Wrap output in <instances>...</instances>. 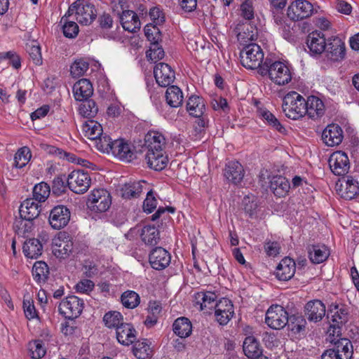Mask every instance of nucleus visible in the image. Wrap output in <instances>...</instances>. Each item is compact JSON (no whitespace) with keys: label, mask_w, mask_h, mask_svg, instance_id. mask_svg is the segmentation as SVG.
<instances>
[{"label":"nucleus","mask_w":359,"mask_h":359,"mask_svg":"<svg viewBox=\"0 0 359 359\" xmlns=\"http://www.w3.org/2000/svg\"><path fill=\"white\" fill-rule=\"evenodd\" d=\"M149 16L152 22H165V13L161 6H155L149 9Z\"/></svg>","instance_id":"63"},{"label":"nucleus","mask_w":359,"mask_h":359,"mask_svg":"<svg viewBox=\"0 0 359 359\" xmlns=\"http://www.w3.org/2000/svg\"><path fill=\"white\" fill-rule=\"evenodd\" d=\"M328 57L332 61H341L345 57V44L338 37L334 38L327 45Z\"/></svg>","instance_id":"30"},{"label":"nucleus","mask_w":359,"mask_h":359,"mask_svg":"<svg viewBox=\"0 0 359 359\" xmlns=\"http://www.w3.org/2000/svg\"><path fill=\"white\" fill-rule=\"evenodd\" d=\"M50 189L49 185L46 182H41L34 186L33 189V201L39 203L44 202L50 195Z\"/></svg>","instance_id":"53"},{"label":"nucleus","mask_w":359,"mask_h":359,"mask_svg":"<svg viewBox=\"0 0 359 359\" xmlns=\"http://www.w3.org/2000/svg\"><path fill=\"white\" fill-rule=\"evenodd\" d=\"M49 269L48 266L44 262H36L32 268V274L34 280L41 283L44 282L48 276Z\"/></svg>","instance_id":"51"},{"label":"nucleus","mask_w":359,"mask_h":359,"mask_svg":"<svg viewBox=\"0 0 359 359\" xmlns=\"http://www.w3.org/2000/svg\"><path fill=\"white\" fill-rule=\"evenodd\" d=\"M340 336L339 330L335 332H330L327 340L333 345L331 349L334 350L336 353L344 359H351L353 353L352 343L348 339Z\"/></svg>","instance_id":"9"},{"label":"nucleus","mask_w":359,"mask_h":359,"mask_svg":"<svg viewBox=\"0 0 359 359\" xmlns=\"http://www.w3.org/2000/svg\"><path fill=\"white\" fill-rule=\"evenodd\" d=\"M81 102L79 109V114L87 118H94L98 112V107L95 102L89 98Z\"/></svg>","instance_id":"48"},{"label":"nucleus","mask_w":359,"mask_h":359,"mask_svg":"<svg viewBox=\"0 0 359 359\" xmlns=\"http://www.w3.org/2000/svg\"><path fill=\"white\" fill-rule=\"evenodd\" d=\"M29 351L32 354V358L34 359H39L43 357L46 352L43 344L41 340H36L29 343Z\"/></svg>","instance_id":"62"},{"label":"nucleus","mask_w":359,"mask_h":359,"mask_svg":"<svg viewBox=\"0 0 359 359\" xmlns=\"http://www.w3.org/2000/svg\"><path fill=\"white\" fill-rule=\"evenodd\" d=\"M288 322V313L281 306H271L266 313L265 323L273 330L285 327Z\"/></svg>","instance_id":"8"},{"label":"nucleus","mask_w":359,"mask_h":359,"mask_svg":"<svg viewBox=\"0 0 359 359\" xmlns=\"http://www.w3.org/2000/svg\"><path fill=\"white\" fill-rule=\"evenodd\" d=\"M111 154L121 161L130 162L135 158V147L123 139L114 140Z\"/></svg>","instance_id":"15"},{"label":"nucleus","mask_w":359,"mask_h":359,"mask_svg":"<svg viewBox=\"0 0 359 359\" xmlns=\"http://www.w3.org/2000/svg\"><path fill=\"white\" fill-rule=\"evenodd\" d=\"M101 29L109 38H116L122 32L135 34L140 31L141 24H100Z\"/></svg>","instance_id":"17"},{"label":"nucleus","mask_w":359,"mask_h":359,"mask_svg":"<svg viewBox=\"0 0 359 359\" xmlns=\"http://www.w3.org/2000/svg\"><path fill=\"white\" fill-rule=\"evenodd\" d=\"M279 31L283 38L295 42L309 31V24H280Z\"/></svg>","instance_id":"12"},{"label":"nucleus","mask_w":359,"mask_h":359,"mask_svg":"<svg viewBox=\"0 0 359 359\" xmlns=\"http://www.w3.org/2000/svg\"><path fill=\"white\" fill-rule=\"evenodd\" d=\"M186 109L192 116H203L205 109L203 99L199 96L191 95L187 102Z\"/></svg>","instance_id":"36"},{"label":"nucleus","mask_w":359,"mask_h":359,"mask_svg":"<svg viewBox=\"0 0 359 359\" xmlns=\"http://www.w3.org/2000/svg\"><path fill=\"white\" fill-rule=\"evenodd\" d=\"M145 160L148 167L156 171L163 170L168 165V158L163 151L147 153Z\"/></svg>","instance_id":"29"},{"label":"nucleus","mask_w":359,"mask_h":359,"mask_svg":"<svg viewBox=\"0 0 359 359\" xmlns=\"http://www.w3.org/2000/svg\"><path fill=\"white\" fill-rule=\"evenodd\" d=\"M83 307L84 302L83 299L76 296H69L60 303L58 311L65 318L74 319L81 315Z\"/></svg>","instance_id":"7"},{"label":"nucleus","mask_w":359,"mask_h":359,"mask_svg":"<svg viewBox=\"0 0 359 359\" xmlns=\"http://www.w3.org/2000/svg\"><path fill=\"white\" fill-rule=\"evenodd\" d=\"M343 140V132L337 124L328 125L323 131L322 140L328 147L339 144Z\"/></svg>","instance_id":"21"},{"label":"nucleus","mask_w":359,"mask_h":359,"mask_svg":"<svg viewBox=\"0 0 359 359\" xmlns=\"http://www.w3.org/2000/svg\"><path fill=\"white\" fill-rule=\"evenodd\" d=\"M241 63L250 69H260L264 63V52L257 43L246 45L240 53Z\"/></svg>","instance_id":"4"},{"label":"nucleus","mask_w":359,"mask_h":359,"mask_svg":"<svg viewBox=\"0 0 359 359\" xmlns=\"http://www.w3.org/2000/svg\"><path fill=\"white\" fill-rule=\"evenodd\" d=\"M198 299H201V310H204L205 309H215V304L217 302H216L217 294L215 292L207 291V292H201L197 294Z\"/></svg>","instance_id":"49"},{"label":"nucleus","mask_w":359,"mask_h":359,"mask_svg":"<svg viewBox=\"0 0 359 359\" xmlns=\"http://www.w3.org/2000/svg\"><path fill=\"white\" fill-rule=\"evenodd\" d=\"M70 217V210L66 206L57 205L50 210L48 222L53 229L60 230L68 224Z\"/></svg>","instance_id":"11"},{"label":"nucleus","mask_w":359,"mask_h":359,"mask_svg":"<svg viewBox=\"0 0 359 359\" xmlns=\"http://www.w3.org/2000/svg\"><path fill=\"white\" fill-rule=\"evenodd\" d=\"M166 102L171 107H178L183 102V93L182 90L177 86H169L165 92Z\"/></svg>","instance_id":"42"},{"label":"nucleus","mask_w":359,"mask_h":359,"mask_svg":"<svg viewBox=\"0 0 359 359\" xmlns=\"http://www.w3.org/2000/svg\"><path fill=\"white\" fill-rule=\"evenodd\" d=\"M262 76L268 75L270 79L278 86H284L292 79V73L288 66L280 61L273 62L266 58L262 67L258 69Z\"/></svg>","instance_id":"2"},{"label":"nucleus","mask_w":359,"mask_h":359,"mask_svg":"<svg viewBox=\"0 0 359 359\" xmlns=\"http://www.w3.org/2000/svg\"><path fill=\"white\" fill-rule=\"evenodd\" d=\"M310 260L315 264L325 261L330 255V250L325 245H312L308 247Z\"/></svg>","instance_id":"35"},{"label":"nucleus","mask_w":359,"mask_h":359,"mask_svg":"<svg viewBox=\"0 0 359 359\" xmlns=\"http://www.w3.org/2000/svg\"><path fill=\"white\" fill-rule=\"evenodd\" d=\"M328 163L332 172L335 175L344 176L348 172L349 159L344 151H337L332 153L329 158Z\"/></svg>","instance_id":"13"},{"label":"nucleus","mask_w":359,"mask_h":359,"mask_svg":"<svg viewBox=\"0 0 359 359\" xmlns=\"http://www.w3.org/2000/svg\"><path fill=\"white\" fill-rule=\"evenodd\" d=\"M244 168L238 161H231L226 164L224 176L229 182L236 185L240 184L244 177Z\"/></svg>","instance_id":"19"},{"label":"nucleus","mask_w":359,"mask_h":359,"mask_svg":"<svg viewBox=\"0 0 359 359\" xmlns=\"http://www.w3.org/2000/svg\"><path fill=\"white\" fill-rule=\"evenodd\" d=\"M154 74L156 83L162 87L168 86L174 81L175 72L171 67L166 63L159 62L154 69Z\"/></svg>","instance_id":"16"},{"label":"nucleus","mask_w":359,"mask_h":359,"mask_svg":"<svg viewBox=\"0 0 359 359\" xmlns=\"http://www.w3.org/2000/svg\"><path fill=\"white\" fill-rule=\"evenodd\" d=\"M89 64L83 59L76 60L70 67V72L73 77H80L86 72Z\"/></svg>","instance_id":"59"},{"label":"nucleus","mask_w":359,"mask_h":359,"mask_svg":"<svg viewBox=\"0 0 359 359\" xmlns=\"http://www.w3.org/2000/svg\"><path fill=\"white\" fill-rule=\"evenodd\" d=\"M123 316L118 311H109L103 317L105 325L109 328H116L123 323Z\"/></svg>","instance_id":"55"},{"label":"nucleus","mask_w":359,"mask_h":359,"mask_svg":"<svg viewBox=\"0 0 359 359\" xmlns=\"http://www.w3.org/2000/svg\"><path fill=\"white\" fill-rule=\"evenodd\" d=\"M111 205V197L104 189H95L88 195L87 205L95 212H104Z\"/></svg>","instance_id":"5"},{"label":"nucleus","mask_w":359,"mask_h":359,"mask_svg":"<svg viewBox=\"0 0 359 359\" xmlns=\"http://www.w3.org/2000/svg\"><path fill=\"white\" fill-rule=\"evenodd\" d=\"M22 251L26 257L37 259L42 255L43 245L37 238H29L25 241Z\"/></svg>","instance_id":"34"},{"label":"nucleus","mask_w":359,"mask_h":359,"mask_svg":"<svg viewBox=\"0 0 359 359\" xmlns=\"http://www.w3.org/2000/svg\"><path fill=\"white\" fill-rule=\"evenodd\" d=\"M296 270V264L294 261L285 257L278 264L276 269V277L282 281L290 280L294 275Z\"/></svg>","instance_id":"20"},{"label":"nucleus","mask_w":359,"mask_h":359,"mask_svg":"<svg viewBox=\"0 0 359 359\" xmlns=\"http://www.w3.org/2000/svg\"><path fill=\"white\" fill-rule=\"evenodd\" d=\"M99 15L95 5L86 0H76L69 6L60 22H93Z\"/></svg>","instance_id":"1"},{"label":"nucleus","mask_w":359,"mask_h":359,"mask_svg":"<svg viewBox=\"0 0 359 359\" xmlns=\"http://www.w3.org/2000/svg\"><path fill=\"white\" fill-rule=\"evenodd\" d=\"M161 24H146L144 27V34L147 39L150 41V45L153 43H158L161 41V34L159 25Z\"/></svg>","instance_id":"56"},{"label":"nucleus","mask_w":359,"mask_h":359,"mask_svg":"<svg viewBox=\"0 0 359 359\" xmlns=\"http://www.w3.org/2000/svg\"><path fill=\"white\" fill-rule=\"evenodd\" d=\"M306 113L309 118L316 120L325 114V105L323 102L316 96H309L306 100Z\"/></svg>","instance_id":"26"},{"label":"nucleus","mask_w":359,"mask_h":359,"mask_svg":"<svg viewBox=\"0 0 359 359\" xmlns=\"http://www.w3.org/2000/svg\"><path fill=\"white\" fill-rule=\"evenodd\" d=\"M290 184L287 179L282 175L273 176L270 181V189L278 197H284L289 192Z\"/></svg>","instance_id":"32"},{"label":"nucleus","mask_w":359,"mask_h":359,"mask_svg":"<svg viewBox=\"0 0 359 359\" xmlns=\"http://www.w3.org/2000/svg\"><path fill=\"white\" fill-rule=\"evenodd\" d=\"M243 349L245 355L251 359H255L262 353V348L259 341L253 336L245 337Z\"/></svg>","instance_id":"33"},{"label":"nucleus","mask_w":359,"mask_h":359,"mask_svg":"<svg viewBox=\"0 0 359 359\" xmlns=\"http://www.w3.org/2000/svg\"><path fill=\"white\" fill-rule=\"evenodd\" d=\"M233 314V305L229 299L222 298L215 304V316L220 325H227Z\"/></svg>","instance_id":"14"},{"label":"nucleus","mask_w":359,"mask_h":359,"mask_svg":"<svg viewBox=\"0 0 359 359\" xmlns=\"http://www.w3.org/2000/svg\"><path fill=\"white\" fill-rule=\"evenodd\" d=\"M234 31L241 42L255 41L258 37V28L255 24H237Z\"/></svg>","instance_id":"25"},{"label":"nucleus","mask_w":359,"mask_h":359,"mask_svg":"<svg viewBox=\"0 0 359 359\" xmlns=\"http://www.w3.org/2000/svg\"><path fill=\"white\" fill-rule=\"evenodd\" d=\"M165 145L164 136L156 131H149L144 138V146L147 149V153L163 151Z\"/></svg>","instance_id":"23"},{"label":"nucleus","mask_w":359,"mask_h":359,"mask_svg":"<svg viewBox=\"0 0 359 359\" xmlns=\"http://www.w3.org/2000/svg\"><path fill=\"white\" fill-rule=\"evenodd\" d=\"M305 98L295 91L287 93L283 100V111L285 115L292 120H297L306 113Z\"/></svg>","instance_id":"3"},{"label":"nucleus","mask_w":359,"mask_h":359,"mask_svg":"<svg viewBox=\"0 0 359 359\" xmlns=\"http://www.w3.org/2000/svg\"><path fill=\"white\" fill-rule=\"evenodd\" d=\"M143 184H147L145 181L133 182L125 184L121 189L122 197L126 199L138 197L143 191Z\"/></svg>","instance_id":"40"},{"label":"nucleus","mask_w":359,"mask_h":359,"mask_svg":"<svg viewBox=\"0 0 359 359\" xmlns=\"http://www.w3.org/2000/svg\"><path fill=\"white\" fill-rule=\"evenodd\" d=\"M313 13V6L307 0H296L287 8V15L294 22L309 18Z\"/></svg>","instance_id":"10"},{"label":"nucleus","mask_w":359,"mask_h":359,"mask_svg":"<svg viewBox=\"0 0 359 359\" xmlns=\"http://www.w3.org/2000/svg\"><path fill=\"white\" fill-rule=\"evenodd\" d=\"M258 116L269 126L276 129L280 133H285L286 130L279 120L268 109H259L257 111Z\"/></svg>","instance_id":"43"},{"label":"nucleus","mask_w":359,"mask_h":359,"mask_svg":"<svg viewBox=\"0 0 359 359\" xmlns=\"http://www.w3.org/2000/svg\"><path fill=\"white\" fill-rule=\"evenodd\" d=\"M23 309L25 317L28 320L38 318V313L34 305V302L30 299L24 298L23 300Z\"/></svg>","instance_id":"64"},{"label":"nucleus","mask_w":359,"mask_h":359,"mask_svg":"<svg viewBox=\"0 0 359 359\" xmlns=\"http://www.w3.org/2000/svg\"><path fill=\"white\" fill-rule=\"evenodd\" d=\"M151 267L156 270H163L170 263V254L161 247L155 248L149 257Z\"/></svg>","instance_id":"18"},{"label":"nucleus","mask_w":359,"mask_h":359,"mask_svg":"<svg viewBox=\"0 0 359 359\" xmlns=\"http://www.w3.org/2000/svg\"><path fill=\"white\" fill-rule=\"evenodd\" d=\"M97 149L104 153L109 154L112 151L114 140L112 141L109 136L102 133V135L95 140Z\"/></svg>","instance_id":"57"},{"label":"nucleus","mask_w":359,"mask_h":359,"mask_svg":"<svg viewBox=\"0 0 359 359\" xmlns=\"http://www.w3.org/2000/svg\"><path fill=\"white\" fill-rule=\"evenodd\" d=\"M25 49L29 55V59L35 65L39 66L42 65L43 59L41 46L37 41L32 40L27 42L25 45Z\"/></svg>","instance_id":"46"},{"label":"nucleus","mask_w":359,"mask_h":359,"mask_svg":"<svg viewBox=\"0 0 359 359\" xmlns=\"http://www.w3.org/2000/svg\"><path fill=\"white\" fill-rule=\"evenodd\" d=\"M174 333L181 338H186L190 336L192 332L191 321L186 317L177 318L172 325Z\"/></svg>","instance_id":"37"},{"label":"nucleus","mask_w":359,"mask_h":359,"mask_svg":"<svg viewBox=\"0 0 359 359\" xmlns=\"http://www.w3.org/2000/svg\"><path fill=\"white\" fill-rule=\"evenodd\" d=\"M164 50L158 43H153L150 45L149 50L147 51L146 56L149 60L154 62L163 58Z\"/></svg>","instance_id":"58"},{"label":"nucleus","mask_w":359,"mask_h":359,"mask_svg":"<svg viewBox=\"0 0 359 359\" xmlns=\"http://www.w3.org/2000/svg\"><path fill=\"white\" fill-rule=\"evenodd\" d=\"M73 249V243L70 239L60 240L58 237L54 241L53 252L59 259H65L71 253Z\"/></svg>","instance_id":"39"},{"label":"nucleus","mask_w":359,"mask_h":359,"mask_svg":"<svg viewBox=\"0 0 359 359\" xmlns=\"http://www.w3.org/2000/svg\"><path fill=\"white\" fill-rule=\"evenodd\" d=\"M74 97L77 101H83L90 97L93 93L91 83L86 79H81L73 86Z\"/></svg>","instance_id":"28"},{"label":"nucleus","mask_w":359,"mask_h":359,"mask_svg":"<svg viewBox=\"0 0 359 359\" xmlns=\"http://www.w3.org/2000/svg\"><path fill=\"white\" fill-rule=\"evenodd\" d=\"M287 325L291 331L294 333H299L304 330L306 320L301 316H292L289 318V322Z\"/></svg>","instance_id":"60"},{"label":"nucleus","mask_w":359,"mask_h":359,"mask_svg":"<svg viewBox=\"0 0 359 359\" xmlns=\"http://www.w3.org/2000/svg\"><path fill=\"white\" fill-rule=\"evenodd\" d=\"M121 300L126 308L135 309L139 305L140 297L135 291L127 290L121 294Z\"/></svg>","instance_id":"52"},{"label":"nucleus","mask_w":359,"mask_h":359,"mask_svg":"<svg viewBox=\"0 0 359 359\" xmlns=\"http://www.w3.org/2000/svg\"><path fill=\"white\" fill-rule=\"evenodd\" d=\"M90 182L88 173L82 170H73L67 180L69 189L78 194L86 193L90 187Z\"/></svg>","instance_id":"6"},{"label":"nucleus","mask_w":359,"mask_h":359,"mask_svg":"<svg viewBox=\"0 0 359 359\" xmlns=\"http://www.w3.org/2000/svg\"><path fill=\"white\" fill-rule=\"evenodd\" d=\"M307 46L312 53H322L327 48L324 34L318 31L312 32L308 36Z\"/></svg>","instance_id":"27"},{"label":"nucleus","mask_w":359,"mask_h":359,"mask_svg":"<svg viewBox=\"0 0 359 359\" xmlns=\"http://www.w3.org/2000/svg\"><path fill=\"white\" fill-rule=\"evenodd\" d=\"M136 330L130 323H123L116 330V339L121 344L129 346L136 340Z\"/></svg>","instance_id":"22"},{"label":"nucleus","mask_w":359,"mask_h":359,"mask_svg":"<svg viewBox=\"0 0 359 359\" xmlns=\"http://www.w3.org/2000/svg\"><path fill=\"white\" fill-rule=\"evenodd\" d=\"M13 229L18 235L25 237L34 229L33 220H28L20 216V218L15 219Z\"/></svg>","instance_id":"50"},{"label":"nucleus","mask_w":359,"mask_h":359,"mask_svg":"<svg viewBox=\"0 0 359 359\" xmlns=\"http://www.w3.org/2000/svg\"><path fill=\"white\" fill-rule=\"evenodd\" d=\"M359 193L358 182L352 177L348 176L345 184L340 189L341 197L346 200L354 198Z\"/></svg>","instance_id":"41"},{"label":"nucleus","mask_w":359,"mask_h":359,"mask_svg":"<svg viewBox=\"0 0 359 359\" xmlns=\"http://www.w3.org/2000/svg\"><path fill=\"white\" fill-rule=\"evenodd\" d=\"M133 352L137 359H149L152 355V349L147 339L136 341Z\"/></svg>","instance_id":"45"},{"label":"nucleus","mask_w":359,"mask_h":359,"mask_svg":"<svg viewBox=\"0 0 359 359\" xmlns=\"http://www.w3.org/2000/svg\"><path fill=\"white\" fill-rule=\"evenodd\" d=\"M31 157L30 149L27 147H21L15 154V166L18 168H22L28 163Z\"/></svg>","instance_id":"54"},{"label":"nucleus","mask_w":359,"mask_h":359,"mask_svg":"<svg viewBox=\"0 0 359 359\" xmlns=\"http://www.w3.org/2000/svg\"><path fill=\"white\" fill-rule=\"evenodd\" d=\"M126 3V0H118V4H121V7L123 9L121 14L120 15L119 22H140L137 14L131 10H124L123 4Z\"/></svg>","instance_id":"61"},{"label":"nucleus","mask_w":359,"mask_h":359,"mask_svg":"<svg viewBox=\"0 0 359 359\" xmlns=\"http://www.w3.org/2000/svg\"><path fill=\"white\" fill-rule=\"evenodd\" d=\"M336 310L334 315L332 316V324L330 325L328 332H335L341 330L340 325H343L348 320V312L345 309H339L338 306H335Z\"/></svg>","instance_id":"47"},{"label":"nucleus","mask_w":359,"mask_h":359,"mask_svg":"<svg viewBox=\"0 0 359 359\" xmlns=\"http://www.w3.org/2000/svg\"><path fill=\"white\" fill-rule=\"evenodd\" d=\"M40 211V206L32 198L24 201L19 209L20 216L28 220L35 219L39 215Z\"/></svg>","instance_id":"31"},{"label":"nucleus","mask_w":359,"mask_h":359,"mask_svg":"<svg viewBox=\"0 0 359 359\" xmlns=\"http://www.w3.org/2000/svg\"><path fill=\"white\" fill-rule=\"evenodd\" d=\"M305 315L309 320L318 322L325 315V306L318 299L310 301L305 306Z\"/></svg>","instance_id":"24"},{"label":"nucleus","mask_w":359,"mask_h":359,"mask_svg":"<svg viewBox=\"0 0 359 359\" xmlns=\"http://www.w3.org/2000/svg\"><path fill=\"white\" fill-rule=\"evenodd\" d=\"M83 131L86 137L90 140H95L102 135V127L97 121L88 118L83 124Z\"/></svg>","instance_id":"44"},{"label":"nucleus","mask_w":359,"mask_h":359,"mask_svg":"<svg viewBox=\"0 0 359 359\" xmlns=\"http://www.w3.org/2000/svg\"><path fill=\"white\" fill-rule=\"evenodd\" d=\"M140 237L146 245L154 246L157 245L160 241L159 231L154 226H144L141 229Z\"/></svg>","instance_id":"38"}]
</instances>
